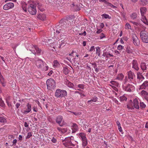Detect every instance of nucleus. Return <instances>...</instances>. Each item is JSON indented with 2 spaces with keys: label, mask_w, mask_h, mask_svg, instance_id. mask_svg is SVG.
Instances as JSON below:
<instances>
[{
  "label": "nucleus",
  "mask_w": 148,
  "mask_h": 148,
  "mask_svg": "<svg viewBox=\"0 0 148 148\" xmlns=\"http://www.w3.org/2000/svg\"><path fill=\"white\" fill-rule=\"evenodd\" d=\"M108 55H109L110 57H112L113 56L110 53H109L108 54H107L106 56V57L107 58H109L110 57L108 56Z\"/></svg>",
  "instance_id": "nucleus-57"
},
{
  "label": "nucleus",
  "mask_w": 148,
  "mask_h": 148,
  "mask_svg": "<svg viewBox=\"0 0 148 148\" xmlns=\"http://www.w3.org/2000/svg\"><path fill=\"white\" fill-rule=\"evenodd\" d=\"M133 106L136 109H139V102L136 98L134 100L133 102L132 100H130L129 101V104L127 106V108L129 110H130L134 109Z\"/></svg>",
  "instance_id": "nucleus-1"
},
{
  "label": "nucleus",
  "mask_w": 148,
  "mask_h": 148,
  "mask_svg": "<svg viewBox=\"0 0 148 148\" xmlns=\"http://www.w3.org/2000/svg\"><path fill=\"white\" fill-rule=\"evenodd\" d=\"M123 87L125 91L129 92H131L134 88L133 86L129 84H127V86Z\"/></svg>",
  "instance_id": "nucleus-12"
},
{
  "label": "nucleus",
  "mask_w": 148,
  "mask_h": 148,
  "mask_svg": "<svg viewBox=\"0 0 148 148\" xmlns=\"http://www.w3.org/2000/svg\"><path fill=\"white\" fill-rule=\"evenodd\" d=\"M37 18L42 21H45L46 18L45 14H40L37 16Z\"/></svg>",
  "instance_id": "nucleus-18"
},
{
  "label": "nucleus",
  "mask_w": 148,
  "mask_h": 148,
  "mask_svg": "<svg viewBox=\"0 0 148 148\" xmlns=\"http://www.w3.org/2000/svg\"><path fill=\"white\" fill-rule=\"evenodd\" d=\"M6 122V119L3 117H0V122L5 123Z\"/></svg>",
  "instance_id": "nucleus-35"
},
{
  "label": "nucleus",
  "mask_w": 148,
  "mask_h": 148,
  "mask_svg": "<svg viewBox=\"0 0 148 148\" xmlns=\"http://www.w3.org/2000/svg\"><path fill=\"white\" fill-rule=\"evenodd\" d=\"M123 75L122 73H120L118 75L116 79L119 80H121L123 77Z\"/></svg>",
  "instance_id": "nucleus-28"
},
{
  "label": "nucleus",
  "mask_w": 148,
  "mask_h": 148,
  "mask_svg": "<svg viewBox=\"0 0 148 148\" xmlns=\"http://www.w3.org/2000/svg\"><path fill=\"white\" fill-rule=\"evenodd\" d=\"M140 67L141 69L143 71L147 69V66L145 62H142L141 63Z\"/></svg>",
  "instance_id": "nucleus-24"
},
{
  "label": "nucleus",
  "mask_w": 148,
  "mask_h": 148,
  "mask_svg": "<svg viewBox=\"0 0 148 148\" xmlns=\"http://www.w3.org/2000/svg\"><path fill=\"white\" fill-rule=\"evenodd\" d=\"M69 21L66 19L63 18L61 19L59 22V25L56 26L58 29L60 30L59 27L61 26L62 28H65L69 26Z\"/></svg>",
  "instance_id": "nucleus-4"
},
{
  "label": "nucleus",
  "mask_w": 148,
  "mask_h": 148,
  "mask_svg": "<svg viewBox=\"0 0 148 148\" xmlns=\"http://www.w3.org/2000/svg\"><path fill=\"white\" fill-rule=\"evenodd\" d=\"M79 34L80 35H84V36H86V31H84L83 33Z\"/></svg>",
  "instance_id": "nucleus-62"
},
{
  "label": "nucleus",
  "mask_w": 148,
  "mask_h": 148,
  "mask_svg": "<svg viewBox=\"0 0 148 148\" xmlns=\"http://www.w3.org/2000/svg\"><path fill=\"white\" fill-rule=\"evenodd\" d=\"M63 117L61 116H57L56 119V121L57 123H58L60 126H62L63 125V124L61 123Z\"/></svg>",
  "instance_id": "nucleus-13"
},
{
  "label": "nucleus",
  "mask_w": 148,
  "mask_h": 148,
  "mask_svg": "<svg viewBox=\"0 0 148 148\" xmlns=\"http://www.w3.org/2000/svg\"><path fill=\"white\" fill-rule=\"evenodd\" d=\"M116 123L118 127L121 126V124L119 121H117Z\"/></svg>",
  "instance_id": "nucleus-61"
},
{
  "label": "nucleus",
  "mask_w": 148,
  "mask_h": 148,
  "mask_svg": "<svg viewBox=\"0 0 148 148\" xmlns=\"http://www.w3.org/2000/svg\"><path fill=\"white\" fill-rule=\"evenodd\" d=\"M97 98L96 97L92 99H91L90 100L88 101V102L89 104H91V103L92 102H95L97 101Z\"/></svg>",
  "instance_id": "nucleus-30"
},
{
  "label": "nucleus",
  "mask_w": 148,
  "mask_h": 148,
  "mask_svg": "<svg viewBox=\"0 0 148 148\" xmlns=\"http://www.w3.org/2000/svg\"><path fill=\"white\" fill-rule=\"evenodd\" d=\"M60 64L58 62L57 60H55L53 61V67L54 68H56L59 66Z\"/></svg>",
  "instance_id": "nucleus-23"
},
{
  "label": "nucleus",
  "mask_w": 148,
  "mask_h": 148,
  "mask_svg": "<svg viewBox=\"0 0 148 148\" xmlns=\"http://www.w3.org/2000/svg\"><path fill=\"white\" fill-rule=\"evenodd\" d=\"M140 106L142 108H145L146 106V105L143 103H140Z\"/></svg>",
  "instance_id": "nucleus-43"
},
{
  "label": "nucleus",
  "mask_w": 148,
  "mask_h": 148,
  "mask_svg": "<svg viewBox=\"0 0 148 148\" xmlns=\"http://www.w3.org/2000/svg\"><path fill=\"white\" fill-rule=\"evenodd\" d=\"M4 105L5 104L3 101L2 100V99L0 98V106L3 107L4 106Z\"/></svg>",
  "instance_id": "nucleus-41"
},
{
  "label": "nucleus",
  "mask_w": 148,
  "mask_h": 148,
  "mask_svg": "<svg viewBox=\"0 0 148 148\" xmlns=\"http://www.w3.org/2000/svg\"><path fill=\"white\" fill-rule=\"evenodd\" d=\"M124 47L121 45H119L117 47V49L119 50H122L123 49Z\"/></svg>",
  "instance_id": "nucleus-44"
},
{
  "label": "nucleus",
  "mask_w": 148,
  "mask_h": 148,
  "mask_svg": "<svg viewBox=\"0 0 148 148\" xmlns=\"http://www.w3.org/2000/svg\"><path fill=\"white\" fill-rule=\"evenodd\" d=\"M32 136V133L30 132L28 133L26 137V138H29Z\"/></svg>",
  "instance_id": "nucleus-42"
},
{
  "label": "nucleus",
  "mask_w": 148,
  "mask_h": 148,
  "mask_svg": "<svg viewBox=\"0 0 148 148\" xmlns=\"http://www.w3.org/2000/svg\"><path fill=\"white\" fill-rule=\"evenodd\" d=\"M142 74L139 72H138L137 73V78L138 79H139V82H141L142 81V79H141V76Z\"/></svg>",
  "instance_id": "nucleus-26"
},
{
  "label": "nucleus",
  "mask_w": 148,
  "mask_h": 148,
  "mask_svg": "<svg viewBox=\"0 0 148 148\" xmlns=\"http://www.w3.org/2000/svg\"><path fill=\"white\" fill-rule=\"evenodd\" d=\"M4 105L5 104L3 101L2 100V99L0 98V106L3 107L4 106Z\"/></svg>",
  "instance_id": "nucleus-40"
},
{
  "label": "nucleus",
  "mask_w": 148,
  "mask_h": 148,
  "mask_svg": "<svg viewBox=\"0 0 148 148\" xmlns=\"http://www.w3.org/2000/svg\"><path fill=\"white\" fill-rule=\"evenodd\" d=\"M44 63L42 60L41 59L37 60L36 61V65L39 68H42L44 66Z\"/></svg>",
  "instance_id": "nucleus-14"
},
{
  "label": "nucleus",
  "mask_w": 148,
  "mask_h": 148,
  "mask_svg": "<svg viewBox=\"0 0 148 148\" xmlns=\"http://www.w3.org/2000/svg\"><path fill=\"white\" fill-rule=\"evenodd\" d=\"M48 67L47 66H45L44 68H42L43 70H48Z\"/></svg>",
  "instance_id": "nucleus-55"
},
{
  "label": "nucleus",
  "mask_w": 148,
  "mask_h": 148,
  "mask_svg": "<svg viewBox=\"0 0 148 148\" xmlns=\"http://www.w3.org/2000/svg\"><path fill=\"white\" fill-rule=\"evenodd\" d=\"M95 49V47L94 46H92L90 48V49L89 50L90 51H92L93 50Z\"/></svg>",
  "instance_id": "nucleus-53"
},
{
  "label": "nucleus",
  "mask_w": 148,
  "mask_h": 148,
  "mask_svg": "<svg viewBox=\"0 0 148 148\" xmlns=\"http://www.w3.org/2000/svg\"><path fill=\"white\" fill-rule=\"evenodd\" d=\"M133 67L136 70H138L139 69V68L137 66V64L136 62V61L134 60L132 62Z\"/></svg>",
  "instance_id": "nucleus-22"
},
{
  "label": "nucleus",
  "mask_w": 148,
  "mask_h": 148,
  "mask_svg": "<svg viewBox=\"0 0 148 148\" xmlns=\"http://www.w3.org/2000/svg\"><path fill=\"white\" fill-rule=\"evenodd\" d=\"M59 28H60V30H59L58 29V28L56 27V32L57 33H58V34L60 33V36H62L65 33V32H66L65 31H64V28H62V27L61 26L59 27Z\"/></svg>",
  "instance_id": "nucleus-15"
},
{
  "label": "nucleus",
  "mask_w": 148,
  "mask_h": 148,
  "mask_svg": "<svg viewBox=\"0 0 148 148\" xmlns=\"http://www.w3.org/2000/svg\"><path fill=\"white\" fill-rule=\"evenodd\" d=\"M51 141L53 143H55L56 142V140L54 137L51 140Z\"/></svg>",
  "instance_id": "nucleus-56"
},
{
  "label": "nucleus",
  "mask_w": 148,
  "mask_h": 148,
  "mask_svg": "<svg viewBox=\"0 0 148 148\" xmlns=\"http://www.w3.org/2000/svg\"><path fill=\"white\" fill-rule=\"evenodd\" d=\"M8 138L9 139H12L14 138V136L13 135H10L8 136Z\"/></svg>",
  "instance_id": "nucleus-59"
},
{
  "label": "nucleus",
  "mask_w": 148,
  "mask_h": 148,
  "mask_svg": "<svg viewBox=\"0 0 148 148\" xmlns=\"http://www.w3.org/2000/svg\"><path fill=\"white\" fill-rule=\"evenodd\" d=\"M33 47H34V49L36 51V52H35L34 50L32 51V50L30 49L29 50L30 51H31L33 54H35L36 53H37L38 54V55H39L41 52V49H39L36 46H33Z\"/></svg>",
  "instance_id": "nucleus-16"
},
{
  "label": "nucleus",
  "mask_w": 148,
  "mask_h": 148,
  "mask_svg": "<svg viewBox=\"0 0 148 148\" xmlns=\"http://www.w3.org/2000/svg\"><path fill=\"white\" fill-rule=\"evenodd\" d=\"M4 78L0 72V81L1 82L4 81Z\"/></svg>",
  "instance_id": "nucleus-45"
},
{
  "label": "nucleus",
  "mask_w": 148,
  "mask_h": 148,
  "mask_svg": "<svg viewBox=\"0 0 148 148\" xmlns=\"http://www.w3.org/2000/svg\"><path fill=\"white\" fill-rule=\"evenodd\" d=\"M99 1L100 2H104V3L107 4L108 2H107L106 0H99Z\"/></svg>",
  "instance_id": "nucleus-52"
},
{
  "label": "nucleus",
  "mask_w": 148,
  "mask_h": 148,
  "mask_svg": "<svg viewBox=\"0 0 148 148\" xmlns=\"http://www.w3.org/2000/svg\"><path fill=\"white\" fill-rule=\"evenodd\" d=\"M20 105V104L18 103H16V108H18L19 106Z\"/></svg>",
  "instance_id": "nucleus-60"
},
{
  "label": "nucleus",
  "mask_w": 148,
  "mask_h": 148,
  "mask_svg": "<svg viewBox=\"0 0 148 148\" xmlns=\"http://www.w3.org/2000/svg\"><path fill=\"white\" fill-rule=\"evenodd\" d=\"M67 132V129L64 128V129H62V130H61V132L63 133H64Z\"/></svg>",
  "instance_id": "nucleus-48"
},
{
  "label": "nucleus",
  "mask_w": 148,
  "mask_h": 148,
  "mask_svg": "<svg viewBox=\"0 0 148 148\" xmlns=\"http://www.w3.org/2000/svg\"><path fill=\"white\" fill-rule=\"evenodd\" d=\"M78 87L81 89H83L84 87V84H79L78 85Z\"/></svg>",
  "instance_id": "nucleus-46"
},
{
  "label": "nucleus",
  "mask_w": 148,
  "mask_h": 148,
  "mask_svg": "<svg viewBox=\"0 0 148 148\" xmlns=\"http://www.w3.org/2000/svg\"><path fill=\"white\" fill-rule=\"evenodd\" d=\"M75 8H76L75 9V11H79L80 10V9L79 7H78L76 5L75 6Z\"/></svg>",
  "instance_id": "nucleus-50"
},
{
  "label": "nucleus",
  "mask_w": 148,
  "mask_h": 148,
  "mask_svg": "<svg viewBox=\"0 0 148 148\" xmlns=\"http://www.w3.org/2000/svg\"><path fill=\"white\" fill-rule=\"evenodd\" d=\"M140 37L143 42L148 43V33L145 30L142 31L140 33Z\"/></svg>",
  "instance_id": "nucleus-6"
},
{
  "label": "nucleus",
  "mask_w": 148,
  "mask_h": 148,
  "mask_svg": "<svg viewBox=\"0 0 148 148\" xmlns=\"http://www.w3.org/2000/svg\"><path fill=\"white\" fill-rule=\"evenodd\" d=\"M102 31V30L101 29H99V30H98L97 31L96 33L97 34H99L100 33L101 31Z\"/></svg>",
  "instance_id": "nucleus-64"
},
{
  "label": "nucleus",
  "mask_w": 148,
  "mask_h": 148,
  "mask_svg": "<svg viewBox=\"0 0 148 148\" xmlns=\"http://www.w3.org/2000/svg\"><path fill=\"white\" fill-rule=\"evenodd\" d=\"M131 22L134 25H138L139 24L138 23H136V22H133V21H131Z\"/></svg>",
  "instance_id": "nucleus-58"
},
{
  "label": "nucleus",
  "mask_w": 148,
  "mask_h": 148,
  "mask_svg": "<svg viewBox=\"0 0 148 148\" xmlns=\"http://www.w3.org/2000/svg\"><path fill=\"white\" fill-rule=\"evenodd\" d=\"M119 127L118 129H119V131L120 132H122V128H121V126L119 127Z\"/></svg>",
  "instance_id": "nucleus-63"
},
{
  "label": "nucleus",
  "mask_w": 148,
  "mask_h": 148,
  "mask_svg": "<svg viewBox=\"0 0 148 148\" xmlns=\"http://www.w3.org/2000/svg\"><path fill=\"white\" fill-rule=\"evenodd\" d=\"M14 6V5L13 3H9L4 5L3 9L5 10H8L10 9L13 8Z\"/></svg>",
  "instance_id": "nucleus-11"
},
{
  "label": "nucleus",
  "mask_w": 148,
  "mask_h": 148,
  "mask_svg": "<svg viewBox=\"0 0 148 148\" xmlns=\"http://www.w3.org/2000/svg\"><path fill=\"white\" fill-rule=\"evenodd\" d=\"M27 10L30 14L32 15H35L36 13V6L32 4H31L29 6Z\"/></svg>",
  "instance_id": "nucleus-8"
},
{
  "label": "nucleus",
  "mask_w": 148,
  "mask_h": 148,
  "mask_svg": "<svg viewBox=\"0 0 148 148\" xmlns=\"http://www.w3.org/2000/svg\"><path fill=\"white\" fill-rule=\"evenodd\" d=\"M128 77L129 79H133L134 77L135 76L134 73L131 71H130L128 72Z\"/></svg>",
  "instance_id": "nucleus-19"
},
{
  "label": "nucleus",
  "mask_w": 148,
  "mask_h": 148,
  "mask_svg": "<svg viewBox=\"0 0 148 148\" xmlns=\"http://www.w3.org/2000/svg\"><path fill=\"white\" fill-rule=\"evenodd\" d=\"M105 36L104 34L102 33L101 34L100 36V38L101 39H102L103 38H104Z\"/></svg>",
  "instance_id": "nucleus-51"
},
{
  "label": "nucleus",
  "mask_w": 148,
  "mask_h": 148,
  "mask_svg": "<svg viewBox=\"0 0 148 148\" xmlns=\"http://www.w3.org/2000/svg\"><path fill=\"white\" fill-rule=\"evenodd\" d=\"M120 99L121 101H126L127 98L125 96H121L120 97Z\"/></svg>",
  "instance_id": "nucleus-38"
},
{
  "label": "nucleus",
  "mask_w": 148,
  "mask_h": 148,
  "mask_svg": "<svg viewBox=\"0 0 148 148\" xmlns=\"http://www.w3.org/2000/svg\"><path fill=\"white\" fill-rule=\"evenodd\" d=\"M46 84L47 89L48 90L54 89L56 87L55 80L51 78H50L47 80Z\"/></svg>",
  "instance_id": "nucleus-3"
},
{
  "label": "nucleus",
  "mask_w": 148,
  "mask_h": 148,
  "mask_svg": "<svg viewBox=\"0 0 148 148\" xmlns=\"http://www.w3.org/2000/svg\"><path fill=\"white\" fill-rule=\"evenodd\" d=\"M67 92L66 91L58 89L56 90L55 96L57 98H61L65 97L67 95Z\"/></svg>",
  "instance_id": "nucleus-2"
},
{
  "label": "nucleus",
  "mask_w": 148,
  "mask_h": 148,
  "mask_svg": "<svg viewBox=\"0 0 148 148\" xmlns=\"http://www.w3.org/2000/svg\"><path fill=\"white\" fill-rule=\"evenodd\" d=\"M111 83L112 85H114L117 86H118L119 85V84L117 82L114 81H111Z\"/></svg>",
  "instance_id": "nucleus-37"
},
{
  "label": "nucleus",
  "mask_w": 148,
  "mask_h": 148,
  "mask_svg": "<svg viewBox=\"0 0 148 148\" xmlns=\"http://www.w3.org/2000/svg\"><path fill=\"white\" fill-rule=\"evenodd\" d=\"M132 39L134 44L136 46H139L140 45V40L135 34L132 35Z\"/></svg>",
  "instance_id": "nucleus-10"
},
{
  "label": "nucleus",
  "mask_w": 148,
  "mask_h": 148,
  "mask_svg": "<svg viewBox=\"0 0 148 148\" xmlns=\"http://www.w3.org/2000/svg\"><path fill=\"white\" fill-rule=\"evenodd\" d=\"M63 144L66 147H67L71 146H74L75 145L73 144L71 141V138L68 137L65 138V139L62 141Z\"/></svg>",
  "instance_id": "nucleus-7"
},
{
  "label": "nucleus",
  "mask_w": 148,
  "mask_h": 148,
  "mask_svg": "<svg viewBox=\"0 0 148 148\" xmlns=\"http://www.w3.org/2000/svg\"><path fill=\"white\" fill-rule=\"evenodd\" d=\"M102 16L105 18H109V15L107 14H103Z\"/></svg>",
  "instance_id": "nucleus-47"
},
{
  "label": "nucleus",
  "mask_w": 148,
  "mask_h": 148,
  "mask_svg": "<svg viewBox=\"0 0 148 148\" xmlns=\"http://www.w3.org/2000/svg\"><path fill=\"white\" fill-rule=\"evenodd\" d=\"M91 64L93 65L94 66H93V67L94 68H95L96 67H97V64L96 63H91Z\"/></svg>",
  "instance_id": "nucleus-54"
},
{
  "label": "nucleus",
  "mask_w": 148,
  "mask_h": 148,
  "mask_svg": "<svg viewBox=\"0 0 148 148\" xmlns=\"http://www.w3.org/2000/svg\"><path fill=\"white\" fill-rule=\"evenodd\" d=\"M79 135L81 137L82 141V145L84 148L87 144V140L85 134L84 133H80Z\"/></svg>",
  "instance_id": "nucleus-9"
},
{
  "label": "nucleus",
  "mask_w": 148,
  "mask_h": 148,
  "mask_svg": "<svg viewBox=\"0 0 148 148\" xmlns=\"http://www.w3.org/2000/svg\"><path fill=\"white\" fill-rule=\"evenodd\" d=\"M137 17V14L135 13H134L131 15V18L133 19H135Z\"/></svg>",
  "instance_id": "nucleus-33"
},
{
  "label": "nucleus",
  "mask_w": 148,
  "mask_h": 148,
  "mask_svg": "<svg viewBox=\"0 0 148 148\" xmlns=\"http://www.w3.org/2000/svg\"><path fill=\"white\" fill-rule=\"evenodd\" d=\"M72 132L75 133L78 130V127H73L72 128Z\"/></svg>",
  "instance_id": "nucleus-39"
},
{
  "label": "nucleus",
  "mask_w": 148,
  "mask_h": 148,
  "mask_svg": "<svg viewBox=\"0 0 148 148\" xmlns=\"http://www.w3.org/2000/svg\"><path fill=\"white\" fill-rule=\"evenodd\" d=\"M66 84L70 88H73V86H74V85L73 84L71 83L70 82H69V81H67V82H66Z\"/></svg>",
  "instance_id": "nucleus-25"
},
{
  "label": "nucleus",
  "mask_w": 148,
  "mask_h": 148,
  "mask_svg": "<svg viewBox=\"0 0 148 148\" xmlns=\"http://www.w3.org/2000/svg\"><path fill=\"white\" fill-rule=\"evenodd\" d=\"M96 54H97L98 56H100V48L99 47H96Z\"/></svg>",
  "instance_id": "nucleus-32"
},
{
  "label": "nucleus",
  "mask_w": 148,
  "mask_h": 148,
  "mask_svg": "<svg viewBox=\"0 0 148 148\" xmlns=\"http://www.w3.org/2000/svg\"><path fill=\"white\" fill-rule=\"evenodd\" d=\"M147 10V8L144 7H141L140 9L141 15L142 17L141 20L144 23L148 25V21H147L145 16H144Z\"/></svg>",
  "instance_id": "nucleus-5"
},
{
  "label": "nucleus",
  "mask_w": 148,
  "mask_h": 148,
  "mask_svg": "<svg viewBox=\"0 0 148 148\" xmlns=\"http://www.w3.org/2000/svg\"><path fill=\"white\" fill-rule=\"evenodd\" d=\"M125 28L127 29H131V26L129 23H126L125 25Z\"/></svg>",
  "instance_id": "nucleus-36"
},
{
  "label": "nucleus",
  "mask_w": 148,
  "mask_h": 148,
  "mask_svg": "<svg viewBox=\"0 0 148 148\" xmlns=\"http://www.w3.org/2000/svg\"><path fill=\"white\" fill-rule=\"evenodd\" d=\"M17 140L16 139H15L13 140L12 143H13V144L12 145H14V146H15L16 145V143L17 142Z\"/></svg>",
  "instance_id": "nucleus-49"
},
{
  "label": "nucleus",
  "mask_w": 148,
  "mask_h": 148,
  "mask_svg": "<svg viewBox=\"0 0 148 148\" xmlns=\"http://www.w3.org/2000/svg\"><path fill=\"white\" fill-rule=\"evenodd\" d=\"M27 110H25L23 112V113L25 114H27L31 110V105L30 104L28 103L27 105Z\"/></svg>",
  "instance_id": "nucleus-17"
},
{
  "label": "nucleus",
  "mask_w": 148,
  "mask_h": 148,
  "mask_svg": "<svg viewBox=\"0 0 148 148\" xmlns=\"http://www.w3.org/2000/svg\"><path fill=\"white\" fill-rule=\"evenodd\" d=\"M140 4L143 5H145L147 4V0H140Z\"/></svg>",
  "instance_id": "nucleus-29"
},
{
  "label": "nucleus",
  "mask_w": 148,
  "mask_h": 148,
  "mask_svg": "<svg viewBox=\"0 0 148 148\" xmlns=\"http://www.w3.org/2000/svg\"><path fill=\"white\" fill-rule=\"evenodd\" d=\"M125 51L128 53H132V49L128 47L126 48Z\"/></svg>",
  "instance_id": "nucleus-34"
},
{
  "label": "nucleus",
  "mask_w": 148,
  "mask_h": 148,
  "mask_svg": "<svg viewBox=\"0 0 148 148\" xmlns=\"http://www.w3.org/2000/svg\"><path fill=\"white\" fill-rule=\"evenodd\" d=\"M26 4H25L24 2H23L22 5V7L23 9L25 12L27 11V8L26 7Z\"/></svg>",
  "instance_id": "nucleus-31"
},
{
  "label": "nucleus",
  "mask_w": 148,
  "mask_h": 148,
  "mask_svg": "<svg viewBox=\"0 0 148 148\" xmlns=\"http://www.w3.org/2000/svg\"><path fill=\"white\" fill-rule=\"evenodd\" d=\"M141 94L144 95V97L148 101V92L145 90H143L141 92Z\"/></svg>",
  "instance_id": "nucleus-21"
},
{
  "label": "nucleus",
  "mask_w": 148,
  "mask_h": 148,
  "mask_svg": "<svg viewBox=\"0 0 148 148\" xmlns=\"http://www.w3.org/2000/svg\"><path fill=\"white\" fill-rule=\"evenodd\" d=\"M148 87V82L145 81L140 86V88L141 89H146Z\"/></svg>",
  "instance_id": "nucleus-20"
},
{
  "label": "nucleus",
  "mask_w": 148,
  "mask_h": 148,
  "mask_svg": "<svg viewBox=\"0 0 148 148\" xmlns=\"http://www.w3.org/2000/svg\"><path fill=\"white\" fill-rule=\"evenodd\" d=\"M69 69L66 67H64L63 69V72L65 75H67L69 73Z\"/></svg>",
  "instance_id": "nucleus-27"
}]
</instances>
